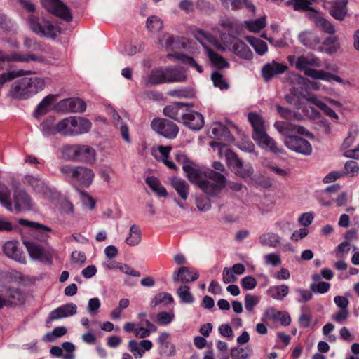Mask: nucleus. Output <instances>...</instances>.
<instances>
[{
  "label": "nucleus",
  "mask_w": 359,
  "mask_h": 359,
  "mask_svg": "<svg viewBox=\"0 0 359 359\" xmlns=\"http://www.w3.org/2000/svg\"><path fill=\"white\" fill-rule=\"evenodd\" d=\"M60 172L64 177L73 180L85 187H89L95 177L93 170L83 165H62L60 167Z\"/></svg>",
  "instance_id": "4"
},
{
  "label": "nucleus",
  "mask_w": 359,
  "mask_h": 359,
  "mask_svg": "<svg viewBox=\"0 0 359 359\" xmlns=\"http://www.w3.org/2000/svg\"><path fill=\"white\" fill-rule=\"evenodd\" d=\"M316 0H292L287 1V4H293V8L295 11H313L311 5Z\"/></svg>",
  "instance_id": "55"
},
{
  "label": "nucleus",
  "mask_w": 359,
  "mask_h": 359,
  "mask_svg": "<svg viewBox=\"0 0 359 359\" xmlns=\"http://www.w3.org/2000/svg\"><path fill=\"white\" fill-rule=\"evenodd\" d=\"M170 183L181 199L187 200L189 195V185L185 180L177 177H172L170 178Z\"/></svg>",
  "instance_id": "26"
},
{
  "label": "nucleus",
  "mask_w": 359,
  "mask_h": 359,
  "mask_svg": "<svg viewBox=\"0 0 359 359\" xmlns=\"http://www.w3.org/2000/svg\"><path fill=\"white\" fill-rule=\"evenodd\" d=\"M211 133L215 138L230 142L233 137L230 130L221 123L216 122L212 125Z\"/></svg>",
  "instance_id": "30"
},
{
  "label": "nucleus",
  "mask_w": 359,
  "mask_h": 359,
  "mask_svg": "<svg viewBox=\"0 0 359 359\" xmlns=\"http://www.w3.org/2000/svg\"><path fill=\"white\" fill-rule=\"evenodd\" d=\"M142 241V231L139 226L133 224L129 229L128 236L126 238V243L130 246H135Z\"/></svg>",
  "instance_id": "37"
},
{
  "label": "nucleus",
  "mask_w": 359,
  "mask_h": 359,
  "mask_svg": "<svg viewBox=\"0 0 359 359\" xmlns=\"http://www.w3.org/2000/svg\"><path fill=\"white\" fill-rule=\"evenodd\" d=\"M18 223L32 229L34 230V236L41 241H46L49 237L48 233L51 231V229L48 226L25 219H19Z\"/></svg>",
  "instance_id": "14"
},
{
  "label": "nucleus",
  "mask_w": 359,
  "mask_h": 359,
  "mask_svg": "<svg viewBox=\"0 0 359 359\" xmlns=\"http://www.w3.org/2000/svg\"><path fill=\"white\" fill-rule=\"evenodd\" d=\"M194 36L203 44V46L204 44L203 43L202 41L206 40L212 43L217 50L221 51H224L226 50L225 47L222 43H220L215 36H213L210 33L204 32L202 29H198L195 31Z\"/></svg>",
  "instance_id": "35"
},
{
  "label": "nucleus",
  "mask_w": 359,
  "mask_h": 359,
  "mask_svg": "<svg viewBox=\"0 0 359 359\" xmlns=\"http://www.w3.org/2000/svg\"><path fill=\"white\" fill-rule=\"evenodd\" d=\"M252 353V349L249 347L245 348L239 346L234 347L231 350V357L232 359H248Z\"/></svg>",
  "instance_id": "53"
},
{
  "label": "nucleus",
  "mask_w": 359,
  "mask_h": 359,
  "mask_svg": "<svg viewBox=\"0 0 359 359\" xmlns=\"http://www.w3.org/2000/svg\"><path fill=\"white\" fill-rule=\"evenodd\" d=\"M277 111L282 118L287 120H291L292 118L299 120L301 117L299 114L293 112L291 110L279 105L277 106Z\"/></svg>",
  "instance_id": "62"
},
{
  "label": "nucleus",
  "mask_w": 359,
  "mask_h": 359,
  "mask_svg": "<svg viewBox=\"0 0 359 359\" xmlns=\"http://www.w3.org/2000/svg\"><path fill=\"white\" fill-rule=\"evenodd\" d=\"M289 293V287L286 285H275L270 287L267 294L273 299L281 301Z\"/></svg>",
  "instance_id": "38"
},
{
  "label": "nucleus",
  "mask_w": 359,
  "mask_h": 359,
  "mask_svg": "<svg viewBox=\"0 0 359 359\" xmlns=\"http://www.w3.org/2000/svg\"><path fill=\"white\" fill-rule=\"evenodd\" d=\"M253 172L254 170L251 165H244L242 162L240 167L236 170L234 173L241 177L245 178L250 177L253 174Z\"/></svg>",
  "instance_id": "63"
},
{
  "label": "nucleus",
  "mask_w": 359,
  "mask_h": 359,
  "mask_svg": "<svg viewBox=\"0 0 359 359\" xmlns=\"http://www.w3.org/2000/svg\"><path fill=\"white\" fill-rule=\"evenodd\" d=\"M275 128L281 135L285 137V140H290L297 137L296 134L303 135L309 137H313V135L305 128L294 125L289 122L276 121L274 123Z\"/></svg>",
  "instance_id": "8"
},
{
  "label": "nucleus",
  "mask_w": 359,
  "mask_h": 359,
  "mask_svg": "<svg viewBox=\"0 0 359 359\" xmlns=\"http://www.w3.org/2000/svg\"><path fill=\"white\" fill-rule=\"evenodd\" d=\"M174 318L175 314L172 312L161 311L156 315V320L161 325H168Z\"/></svg>",
  "instance_id": "61"
},
{
  "label": "nucleus",
  "mask_w": 359,
  "mask_h": 359,
  "mask_svg": "<svg viewBox=\"0 0 359 359\" xmlns=\"http://www.w3.org/2000/svg\"><path fill=\"white\" fill-rule=\"evenodd\" d=\"M199 277L197 271H191L190 269L187 266L180 267L177 271L172 275L174 282H181L182 283H187L194 282Z\"/></svg>",
  "instance_id": "22"
},
{
  "label": "nucleus",
  "mask_w": 359,
  "mask_h": 359,
  "mask_svg": "<svg viewBox=\"0 0 359 359\" xmlns=\"http://www.w3.org/2000/svg\"><path fill=\"white\" fill-rule=\"evenodd\" d=\"M253 139L263 149H267L276 154L283 153L282 149L278 148L276 142L268 135L266 132L255 137Z\"/></svg>",
  "instance_id": "20"
},
{
  "label": "nucleus",
  "mask_w": 359,
  "mask_h": 359,
  "mask_svg": "<svg viewBox=\"0 0 359 359\" xmlns=\"http://www.w3.org/2000/svg\"><path fill=\"white\" fill-rule=\"evenodd\" d=\"M147 184L160 197H166L168 192L166 189L161 184L159 180L154 177H148L145 180Z\"/></svg>",
  "instance_id": "39"
},
{
  "label": "nucleus",
  "mask_w": 359,
  "mask_h": 359,
  "mask_svg": "<svg viewBox=\"0 0 359 359\" xmlns=\"http://www.w3.org/2000/svg\"><path fill=\"white\" fill-rule=\"evenodd\" d=\"M15 209L17 212L29 210L32 208L31 198L23 190H16L14 193Z\"/></svg>",
  "instance_id": "21"
},
{
  "label": "nucleus",
  "mask_w": 359,
  "mask_h": 359,
  "mask_svg": "<svg viewBox=\"0 0 359 359\" xmlns=\"http://www.w3.org/2000/svg\"><path fill=\"white\" fill-rule=\"evenodd\" d=\"M77 306L74 303H69L62 305L53 311L49 314V318L52 320L72 316L76 313Z\"/></svg>",
  "instance_id": "23"
},
{
  "label": "nucleus",
  "mask_w": 359,
  "mask_h": 359,
  "mask_svg": "<svg viewBox=\"0 0 359 359\" xmlns=\"http://www.w3.org/2000/svg\"><path fill=\"white\" fill-rule=\"evenodd\" d=\"M211 79L215 86L219 88L221 90L228 88L229 86L227 83L224 80L223 76L220 73L214 72L211 75Z\"/></svg>",
  "instance_id": "64"
},
{
  "label": "nucleus",
  "mask_w": 359,
  "mask_h": 359,
  "mask_svg": "<svg viewBox=\"0 0 359 359\" xmlns=\"http://www.w3.org/2000/svg\"><path fill=\"white\" fill-rule=\"evenodd\" d=\"M174 301L172 296L167 292H159L151 300V306L155 307L161 304L168 305L172 303Z\"/></svg>",
  "instance_id": "51"
},
{
  "label": "nucleus",
  "mask_w": 359,
  "mask_h": 359,
  "mask_svg": "<svg viewBox=\"0 0 359 359\" xmlns=\"http://www.w3.org/2000/svg\"><path fill=\"white\" fill-rule=\"evenodd\" d=\"M3 250L7 257L20 263H26L25 257L22 256L21 252L19 250L16 242L13 241L6 242L4 245Z\"/></svg>",
  "instance_id": "28"
},
{
  "label": "nucleus",
  "mask_w": 359,
  "mask_h": 359,
  "mask_svg": "<svg viewBox=\"0 0 359 359\" xmlns=\"http://www.w3.org/2000/svg\"><path fill=\"white\" fill-rule=\"evenodd\" d=\"M259 241L263 245L276 248L280 243V237L274 233H267L260 236Z\"/></svg>",
  "instance_id": "48"
},
{
  "label": "nucleus",
  "mask_w": 359,
  "mask_h": 359,
  "mask_svg": "<svg viewBox=\"0 0 359 359\" xmlns=\"http://www.w3.org/2000/svg\"><path fill=\"white\" fill-rule=\"evenodd\" d=\"M72 116L65 118L57 123V133L64 136H74Z\"/></svg>",
  "instance_id": "40"
},
{
  "label": "nucleus",
  "mask_w": 359,
  "mask_h": 359,
  "mask_svg": "<svg viewBox=\"0 0 359 359\" xmlns=\"http://www.w3.org/2000/svg\"><path fill=\"white\" fill-rule=\"evenodd\" d=\"M28 22L31 30L38 35L55 38L60 33V29L58 27L44 19L40 20L35 15H30Z\"/></svg>",
  "instance_id": "5"
},
{
  "label": "nucleus",
  "mask_w": 359,
  "mask_h": 359,
  "mask_svg": "<svg viewBox=\"0 0 359 359\" xmlns=\"http://www.w3.org/2000/svg\"><path fill=\"white\" fill-rule=\"evenodd\" d=\"M246 39L257 54L263 55L267 52V44L264 41L252 36H247Z\"/></svg>",
  "instance_id": "47"
},
{
  "label": "nucleus",
  "mask_w": 359,
  "mask_h": 359,
  "mask_svg": "<svg viewBox=\"0 0 359 359\" xmlns=\"http://www.w3.org/2000/svg\"><path fill=\"white\" fill-rule=\"evenodd\" d=\"M231 44L232 51L241 58L245 60H251L252 58L253 53L250 48L238 38L233 37Z\"/></svg>",
  "instance_id": "25"
},
{
  "label": "nucleus",
  "mask_w": 359,
  "mask_h": 359,
  "mask_svg": "<svg viewBox=\"0 0 359 359\" xmlns=\"http://www.w3.org/2000/svg\"><path fill=\"white\" fill-rule=\"evenodd\" d=\"M225 156L228 165L231 168L232 171L235 172L236 170L240 167L242 163L241 160L230 149H226Z\"/></svg>",
  "instance_id": "54"
},
{
  "label": "nucleus",
  "mask_w": 359,
  "mask_h": 359,
  "mask_svg": "<svg viewBox=\"0 0 359 359\" xmlns=\"http://www.w3.org/2000/svg\"><path fill=\"white\" fill-rule=\"evenodd\" d=\"M359 171V165L356 161H348L344 165V170L342 171L344 173V176L348 175L351 177L355 176Z\"/></svg>",
  "instance_id": "59"
},
{
  "label": "nucleus",
  "mask_w": 359,
  "mask_h": 359,
  "mask_svg": "<svg viewBox=\"0 0 359 359\" xmlns=\"http://www.w3.org/2000/svg\"><path fill=\"white\" fill-rule=\"evenodd\" d=\"M287 67L275 61L264 65L262 69V74L266 81H269L274 76L283 74Z\"/></svg>",
  "instance_id": "15"
},
{
  "label": "nucleus",
  "mask_w": 359,
  "mask_h": 359,
  "mask_svg": "<svg viewBox=\"0 0 359 359\" xmlns=\"http://www.w3.org/2000/svg\"><path fill=\"white\" fill-rule=\"evenodd\" d=\"M206 54L212 65L218 69L229 67V62L221 55L215 53L212 49L203 45Z\"/></svg>",
  "instance_id": "36"
},
{
  "label": "nucleus",
  "mask_w": 359,
  "mask_h": 359,
  "mask_svg": "<svg viewBox=\"0 0 359 359\" xmlns=\"http://www.w3.org/2000/svg\"><path fill=\"white\" fill-rule=\"evenodd\" d=\"M22 243L26 247L32 259L51 264L53 260V250L45 249L37 243L29 240L25 239L22 241Z\"/></svg>",
  "instance_id": "7"
},
{
  "label": "nucleus",
  "mask_w": 359,
  "mask_h": 359,
  "mask_svg": "<svg viewBox=\"0 0 359 359\" xmlns=\"http://www.w3.org/2000/svg\"><path fill=\"white\" fill-rule=\"evenodd\" d=\"M285 146L290 150L301 154L309 156L312 152L311 144L305 139L296 137L290 140H285Z\"/></svg>",
  "instance_id": "13"
},
{
  "label": "nucleus",
  "mask_w": 359,
  "mask_h": 359,
  "mask_svg": "<svg viewBox=\"0 0 359 359\" xmlns=\"http://www.w3.org/2000/svg\"><path fill=\"white\" fill-rule=\"evenodd\" d=\"M219 25L231 35L238 34L240 32V25L236 20L223 18L219 20Z\"/></svg>",
  "instance_id": "41"
},
{
  "label": "nucleus",
  "mask_w": 359,
  "mask_h": 359,
  "mask_svg": "<svg viewBox=\"0 0 359 359\" xmlns=\"http://www.w3.org/2000/svg\"><path fill=\"white\" fill-rule=\"evenodd\" d=\"M165 83L184 82L187 79L185 70L178 67H164Z\"/></svg>",
  "instance_id": "16"
},
{
  "label": "nucleus",
  "mask_w": 359,
  "mask_h": 359,
  "mask_svg": "<svg viewBox=\"0 0 359 359\" xmlns=\"http://www.w3.org/2000/svg\"><path fill=\"white\" fill-rule=\"evenodd\" d=\"M315 25L323 30L324 32H326L330 34H334L336 32L335 27L334 25L327 20V19L317 16L314 20Z\"/></svg>",
  "instance_id": "46"
},
{
  "label": "nucleus",
  "mask_w": 359,
  "mask_h": 359,
  "mask_svg": "<svg viewBox=\"0 0 359 359\" xmlns=\"http://www.w3.org/2000/svg\"><path fill=\"white\" fill-rule=\"evenodd\" d=\"M55 96L49 95L44 97L42 101L38 104L36 109L34 112L35 117L42 116L47 113L48 108L54 100Z\"/></svg>",
  "instance_id": "50"
},
{
  "label": "nucleus",
  "mask_w": 359,
  "mask_h": 359,
  "mask_svg": "<svg viewBox=\"0 0 359 359\" xmlns=\"http://www.w3.org/2000/svg\"><path fill=\"white\" fill-rule=\"evenodd\" d=\"M45 87V81L39 77H22L15 81L11 86L9 95L16 100H26Z\"/></svg>",
  "instance_id": "2"
},
{
  "label": "nucleus",
  "mask_w": 359,
  "mask_h": 359,
  "mask_svg": "<svg viewBox=\"0 0 359 359\" xmlns=\"http://www.w3.org/2000/svg\"><path fill=\"white\" fill-rule=\"evenodd\" d=\"M158 44L165 50L170 49L173 43L174 38L172 35L168 33H164L162 35H160L158 38Z\"/></svg>",
  "instance_id": "60"
},
{
  "label": "nucleus",
  "mask_w": 359,
  "mask_h": 359,
  "mask_svg": "<svg viewBox=\"0 0 359 359\" xmlns=\"http://www.w3.org/2000/svg\"><path fill=\"white\" fill-rule=\"evenodd\" d=\"M167 57L169 58L172 57H175L177 60H180L182 63L187 65L191 67L195 68L199 73H201L203 71V67L201 65H199L193 57H189L187 55L181 53H169L167 55Z\"/></svg>",
  "instance_id": "43"
},
{
  "label": "nucleus",
  "mask_w": 359,
  "mask_h": 359,
  "mask_svg": "<svg viewBox=\"0 0 359 359\" xmlns=\"http://www.w3.org/2000/svg\"><path fill=\"white\" fill-rule=\"evenodd\" d=\"M43 57L31 53L13 51L8 54V62H29L31 61L42 62Z\"/></svg>",
  "instance_id": "29"
},
{
  "label": "nucleus",
  "mask_w": 359,
  "mask_h": 359,
  "mask_svg": "<svg viewBox=\"0 0 359 359\" xmlns=\"http://www.w3.org/2000/svg\"><path fill=\"white\" fill-rule=\"evenodd\" d=\"M318 79H320L323 81H326L328 82H331L334 81L336 82L343 83V84H349V81L343 80L340 76L337 75L332 74L331 73L327 72L325 71L322 70L321 72H318Z\"/></svg>",
  "instance_id": "58"
},
{
  "label": "nucleus",
  "mask_w": 359,
  "mask_h": 359,
  "mask_svg": "<svg viewBox=\"0 0 359 359\" xmlns=\"http://www.w3.org/2000/svg\"><path fill=\"white\" fill-rule=\"evenodd\" d=\"M74 136L88 133L92 126L86 118L80 116H72Z\"/></svg>",
  "instance_id": "32"
},
{
  "label": "nucleus",
  "mask_w": 359,
  "mask_h": 359,
  "mask_svg": "<svg viewBox=\"0 0 359 359\" xmlns=\"http://www.w3.org/2000/svg\"><path fill=\"white\" fill-rule=\"evenodd\" d=\"M57 107L65 113H83L86 105L83 100L73 97L61 100L57 104Z\"/></svg>",
  "instance_id": "12"
},
{
  "label": "nucleus",
  "mask_w": 359,
  "mask_h": 359,
  "mask_svg": "<svg viewBox=\"0 0 359 359\" xmlns=\"http://www.w3.org/2000/svg\"><path fill=\"white\" fill-rule=\"evenodd\" d=\"M177 159L179 162L182 161L186 177L206 195L211 197L217 196L224 188L226 179L224 175L213 170L202 172L194 168L184 155H177Z\"/></svg>",
  "instance_id": "1"
},
{
  "label": "nucleus",
  "mask_w": 359,
  "mask_h": 359,
  "mask_svg": "<svg viewBox=\"0 0 359 359\" xmlns=\"http://www.w3.org/2000/svg\"><path fill=\"white\" fill-rule=\"evenodd\" d=\"M340 48L341 44L339 37L332 35L325 39L323 42V46L319 48V51L332 55L337 53Z\"/></svg>",
  "instance_id": "31"
},
{
  "label": "nucleus",
  "mask_w": 359,
  "mask_h": 359,
  "mask_svg": "<svg viewBox=\"0 0 359 359\" xmlns=\"http://www.w3.org/2000/svg\"><path fill=\"white\" fill-rule=\"evenodd\" d=\"M151 127L157 133L168 139H174L179 132L175 123L164 118L154 119Z\"/></svg>",
  "instance_id": "9"
},
{
  "label": "nucleus",
  "mask_w": 359,
  "mask_h": 359,
  "mask_svg": "<svg viewBox=\"0 0 359 359\" xmlns=\"http://www.w3.org/2000/svg\"><path fill=\"white\" fill-rule=\"evenodd\" d=\"M41 131L44 136L48 137L57 133V124H54L51 118H47L41 124Z\"/></svg>",
  "instance_id": "57"
},
{
  "label": "nucleus",
  "mask_w": 359,
  "mask_h": 359,
  "mask_svg": "<svg viewBox=\"0 0 359 359\" xmlns=\"http://www.w3.org/2000/svg\"><path fill=\"white\" fill-rule=\"evenodd\" d=\"M25 182L31 186L38 193H44L47 189L44 181L33 175L25 176Z\"/></svg>",
  "instance_id": "42"
},
{
  "label": "nucleus",
  "mask_w": 359,
  "mask_h": 359,
  "mask_svg": "<svg viewBox=\"0 0 359 359\" xmlns=\"http://www.w3.org/2000/svg\"><path fill=\"white\" fill-rule=\"evenodd\" d=\"M42 6L50 13L69 22L72 20L69 8L60 0H41Z\"/></svg>",
  "instance_id": "10"
},
{
  "label": "nucleus",
  "mask_w": 359,
  "mask_h": 359,
  "mask_svg": "<svg viewBox=\"0 0 359 359\" xmlns=\"http://www.w3.org/2000/svg\"><path fill=\"white\" fill-rule=\"evenodd\" d=\"M177 294L183 303L192 304L194 301V297L190 292V287L187 285L179 287Z\"/></svg>",
  "instance_id": "52"
},
{
  "label": "nucleus",
  "mask_w": 359,
  "mask_h": 359,
  "mask_svg": "<svg viewBox=\"0 0 359 359\" xmlns=\"http://www.w3.org/2000/svg\"><path fill=\"white\" fill-rule=\"evenodd\" d=\"M61 154L67 161L93 164L97 161L96 150L88 144H65L61 149Z\"/></svg>",
  "instance_id": "3"
},
{
  "label": "nucleus",
  "mask_w": 359,
  "mask_h": 359,
  "mask_svg": "<svg viewBox=\"0 0 359 359\" xmlns=\"http://www.w3.org/2000/svg\"><path fill=\"white\" fill-rule=\"evenodd\" d=\"M310 67H321V62L318 57L312 53L306 55H301L297 57L295 62V67L304 72V74L311 77L312 79H318V72L322 70L310 68Z\"/></svg>",
  "instance_id": "6"
},
{
  "label": "nucleus",
  "mask_w": 359,
  "mask_h": 359,
  "mask_svg": "<svg viewBox=\"0 0 359 359\" xmlns=\"http://www.w3.org/2000/svg\"><path fill=\"white\" fill-rule=\"evenodd\" d=\"M25 297L20 290L8 288L4 296L0 294V309L4 306L12 307L23 304Z\"/></svg>",
  "instance_id": "11"
},
{
  "label": "nucleus",
  "mask_w": 359,
  "mask_h": 359,
  "mask_svg": "<svg viewBox=\"0 0 359 359\" xmlns=\"http://www.w3.org/2000/svg\"><path fill=\"white\" fill-rule=\"evenodd\" d=\"M142 82L146 87L165 83L164 67L152 69L147 76L143 78Z\"/></svg>",
  "instance_id": "24"
},
{
  "label": "nucleus",
  "mask_w": 359,
  "mask_h": 359,
  "mask_svg": "<svg viewBox=\"0 0 359 359\" xmlns=\"http://www.w3.org/2000/svg\"><path fill=\"white\" fill-rule=\"evenodd\" d=\"M244 23L250 31L257 32L266 26V19L262 17L255 20L245 21Z\"/></svg>",
  "instance_id": "56"
},
{
  "label": "nucleus",
  "mask_w": 359,
  "mask_h": 359,
  "mask_svg": "<svg viewBox=\"0 0 359 359\" xmlns=\"http://www.w3.org/2000/svg\"><path fill=\"white\" fill-rule=\"evenodd\" d=\"M146 26L149 32L157 33L163 28V23L162 20L158 16L151 15L147 18Z\"/></svg>",
  "instance_id": "49"
},
{
  "label": "nucleus",
  "mask_w": 359,
  "mask_h": 359,
  "mask_svg": "<svg viewBox=\"0 0 359 359\" xmlns=\"http://www.w3.org/2000/svg\"><path fill=\"white\" fill-rule=\"evenodd\" d=\"M348 0H337L330 4L329 13L339 21H343L348 14Z\"/></svg>",
  "instance_id": "19"
},
{
  "label": "nucleus",
  "mask_w": 359,
  "mask_h": 359,
  "mask_svg": "<svg viewBox=\"0 0 359 359\" xmlns=\"http://www.w3.org/2000/svg\"><path fill=\"white\" fill-rule=\"evenodd\" d=\"M0 204L8 211H13L11 191L8 187L1 183H0Z\"/></svg>",
  "instance_id": "44"
},
{
  "label": "nucleus",
  "mask_w": 359,
  "mask_h": 359,
  "mask_svg": "<svg viewBox=\"0 0 359 359\" xmlns=\"http://www.w3.org/2000/svg\"><path fill=\"white\" fill-rule=\"evenodd\" d=\"M298 38L303 46L310 49H315L321 42L319 36L311 31L302 32Z\"/></svg>",
  "instance_id": "27"
},
{
  "label": "nucleus",
  "mask_w": 359,
  "mask_h": 359,
  "mask_svg": "<svg viewBox=\"0 0 359 359\" xmlns=\"http://www.w3.org/2000/svg\"><path fill=\"white\" fill-rule=\"evenodd\" d=\"M248 120L253 128V138L266 132L264 128V121L260 115L250 112L248 114Z\"/></svg>",
  "instance_id": "33"
},
{
  "label": "nucleus",
  "mask_w": 359,
  "mask_h": 359,
  "mask_svg": "<svg viewBox=\"0 0 359 359\" xmlns=\"http://www.w3.org/2000/svg\"><path fill=\"white\" fill-rule=\"evenodd\" d=\"M187 104L182 102H173L167 105L164 109V114L178 122H182L187 109L185 108Z\"/></svg>",
  "instance_id": "17"
},
{
  "label": "nucleus",
  "mask_w": 359,
  "mask_h": 359,
  "mask_svg": "<svg viewBox=\"0 0 359 359\" xmlns=\"http://www.w3.org/2000/svg\"><path fill=\"white\" fill-rule=\"evenodd\" d=\"M222 6L226 8L236 11L245 7L252 12L255 11V6L248 0H220Z\"/></svg>",
  "instance_id": "34"
},
{
  "label": "nucleus",
  "mask_w": 359,
  "mask_h": 359,
  "mask_svg": "<svg viewBox=\"0 0 359 359\" xmlns=\"http://www.w3.org/2000/svg\"><path fill=\"white\" fill-rule=\"evenodd\" d=\"M182 122L190 129L198 130L204 125V118L200 113L187 110Z\"/></svg>",
  "instance_id": "18"
},
{
  "label": "nucleus",
  "mask_w": 359,
  "mask_h": 359,
  "mask_svg": "<svg viewBox=\"0 0 359 359\" xmlns=\"http://www.w3.org/2000/svg\"><path fill=\"white\" fill-rule=\"evenodd\" d=\"M31 74L30 71L24 69L13 70L4 72L0 74V87H2L6 82L10 81L17 77L22 76Z\"/></svg>",
  "instance_id": "45"
}]
</instances>
